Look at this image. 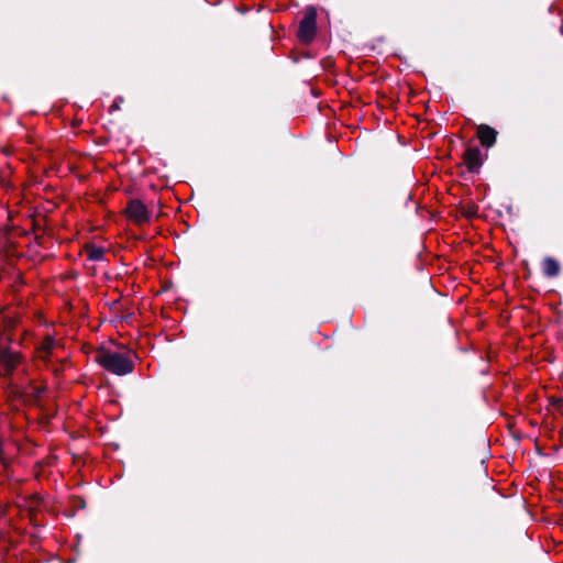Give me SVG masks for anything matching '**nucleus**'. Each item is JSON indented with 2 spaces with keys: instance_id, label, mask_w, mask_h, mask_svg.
<instances>
[{
  "instance_id": "6",
  "label": "nucleus",
  "mask_w": 563,
  "mask_h": 563,
  "mask_svg": "<svg viewBox=\"0 0 563 563\" xmlns=\"http://www.w3.org/2000/svg\"><path fill=\"white\" fill-rule=\"evenodd\" d=\"M58 346L57 342L51 338L46 336L43 339V341L38 344L36 351H37V357L41 360L46 361L48 356L54 354V351Z\"/></svg>"
},
{
  "instance_id": "3",
  "label": "nucleus",
  "mask_w": 563,
  "mask_h": 563,
  "mask_svg": "<svg viewBox=\"0 0 563 563\" xmlns=\"http://www.w3.org/2000/svg\"><path fill=\"white\" fill-rule=\"evenodd\" d=\"M22 363L21 355L8 349H0V374L10 375Z\"/></svg>"
},
{
  "instance_id": "1",
  "label": "nucleus",
  "mask_w": 563,
  "mask_h": 563,
  "mask_svg": "<svg viewBox=\"0 0 563 563\" xmlns=\"http://www.w3.org/2000/svg\"><path fill=\"white\" fill-rule=\"evenodd\" d=\"M93 360L104 369L120 376L132 373L134 368L133 353L130 351L120 353L107 349H99L95 353Z\"/></svg>"
},
{
  "instance_id": "5",
  "label": "nucleus",
  "mask_w": 563,
  "mask_h": 563,
  "mask_svg": "<svg viewBox=\"0 0 563 563\" xmlns=\"http://www.w3.org/2000/svg\"><path fill=\"white\" fill-rule=\"evenodd\" d=\"M463 158L470 172H476L482 165L481 151L477 147H468Z\"/></svg>"
},
{
  "instance_id": "10",
  "label": "nucleus",
  "mask_w": 563,
  "mask_h": 563,
  "mask_svg": "<svg viewBox=\"0 0 563 563\" xmlns=\"http://www.w3.org/2000/svg\"><path fill=\"white\" fill-rule=\"evenodd\" d=\"M44 390V387H32L30 394H34L35 397H40L41 393Z\"/></svg>"
},
{
  "instance_id": "9",
  "label": "nucleus",
  "mask_w": 563,
  "mask_h": 563,
  "mask_svg": "<svg viewBox=\"0 0 563 563\" xmlns=\"http://www.w3.org/2000/svg\"><path fill=\"white\" fill-rule=\"evenodd\" d=\"M88 258L91 261H99L103 257V249L96 247V246H89L86 250Z\"/></svg>"
},
{
  "instance_id": "4",
  "label": "nucleus",
  "mask_w": 563,
  "mask_h": 563,
  "mask_svg": "<svg viewBox=\"0 0 563 563\" xmlns=\"http://www.w3.org/2000/svg\"><path fill=\"white\" fill-rule=\"evenodd\" d=\"M126 214L136 224H143L150 220L146 206L141 200H131L126 207Z\"/></svg>"
},
{
  "instance_id": "2",
  "label": "nucleus",
  "mask_w": 563,
  "mask_h": 563,
  "mask_svg": "<svg viewBox=\"0 0 563 563\" xmlns=\"http://www.w3.org/2000/svg\"><path fill=\"white\" fill-rule=\"evenodd\" d=\"M316 34V11L313 9H309L306 13L305 18L301 20L298 37L301 42L309 43L312 41Z\"/></svg>"
},
{
  "instance_id": "7",
  "label": "nucleus",
  "mask_w": 563,
  "mask_h": 563,
  "mask_svg": "<svg viewBox=\"0 0 563 563\" xmlns=\"http://www.w3.org/2000/svg\"><path fill=\"white\" fill-rule=\"evenodd\" d=\"M496 131L488 125H479L477 129V136L483 146L490 147L496 141Z\"/></svg>"
},
{
  "instance_id": "8",
  "label": "nucleus",
  "mask_w": 563,
  "mask_h": 563,
  "mask_svg": "<svg viewBox=\"0 0 563 563\" xmlns=\"http://www.w3.org/2000/svg\"><path fill=\"white\" fill-rule=\"evenodd\" d=\"M543 273L549 277H554L560 273V264L552 257H545L542 262Z\"/></svg>"
}]
</instances>
